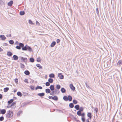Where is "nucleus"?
Returning <instances> with one entry per match:
<instances>
[{
    "mask_svg": "<svg viewBox=\"0 0 122 122\" xmlns=\"http://www.w3.org/2000/svg\"><path fill=\"white\" fill-rule=\"evenodd\" d=\"M46 92L47 93H50L51 92V91L49 89H46Z\"/></svg>",
    "mask_w": 122,
    "mask_h": 122,
    "instance_id": "obj_18",
    "label": "nucleus"
},
{
    "mask_svg": "<svg viewBox=\"0 0 122 122\" xmlns=\"http://www.w3.org/2000/svg\"><path fill=\"white\" fill-rule=\"evenodd\" d=\"M20 15H22L25 14V13L24 11H21L20 12Z\"/></svg>",
    "mask_w": 122,
    "mask_h": 122,
    "instance_id": "obj_33",
    "label": "nucleus"
},
{
    "mask_svg": "<svg viewBox=\"0 0 122 122\" xmlns=\"http://www.w3.org/2000/svg\"><path fill=\"white\" fill-rule=\"evenodd\" d=\"M13 115V112L11 110H9L6 114V116L7 118H10L12 117Z\"/></svg>",
    "mask_w": 122,
    "mask_h": 122,
    "instance_id": "obj_1",
    "label": "nucleus"
},
{
    "mask_svg": "<svg viewBox=\"0 0 122 122\" xmlns=\"http://www.w3.org/2000/svg\"><path fill=\"white\" fill-rule=\"evenodd\" d=\"M24 73L27 75H28L30 74V73L28 71H24Z\"/></svg>",
    "mask_w": 122,
    "mask_h": 122,
    "instance_id": "obj_14",
    "label": "nucleus"
},
{
    "mask_svg": "<svg viewBox=\"0 0 122 122\" xmlns=\"http://www.w3.org/2000/svg\"><path fill=\"white\" fill-rule=\"evenodd\" d=\"M24 81L25 82L27 83H28V80L27 79H25L24 80Z\"/></svg>",
    "mask_w": 122,
    "mask_h": 122,
    "instance_id": "obj_45",
    "label": "nucleus"
},
{
    "mask_svg": "<svg viewBox=\"0 0 122 122\" xmlns=\"http://www.w3.org/2000/svg\"><path fill=\"white\" fill-rule=\"evenodd\" d=\"M14 101V100L13 99H10L9 101L8 102V103L9 104H10L12 102Z\"/></svg>",
    "mask_w": 122,
    "mask_h": 122,
    "instance_id": "obj_27",
    "label": "nucleus"
},
{
    "mask_svg": "<svg viewBox=\"0 0 122 122\" xmlns=\"http://www.w3.org/2000/svg\"><path fill=\"white\" fill-rule=\"evenodd\" d=\"M36 23L37 24V23L39 24H40L38 22V21H36Z\"/></svg>",
    "mask_w": 122,
    "mask_h": 122,
    "instance_id": "obj_56",
    "label": "nucleus"
},
{
    "mask_svg": "<svg viewBox=\"0 0 122 122\" xmlns=\"http://www.w3.org/2000/svg\"><path fill=\"white\" fill-rule=\"evenodd\" d=\"M36 65L37 66L39 67L40 69H42V67L39 64H37Z\"/></svg>",
    "mask_w": 122,
    "mask_h": 122,
    "instance_id": "obj_17",
    "label": "nucleus"
},
{
    "mask_svg": "<svg viewBox=\"0 0 122 122\" xmlns=\"http://www.w3.org/2000/svg\"><path fill=\"white\" fill-rule=\"evenodd\" d=\"M75 108L77 110H78L79 108V105H76L75 106Z\"/></svg>",
    "mask_w": 122,
    "mask_h": 122,
    "instance_id": "obj_21",
    "label": "nucleus"
},
{
    "mask_svg": "<svg viewBox=\"0 0 122 122\" xmlns=\"http://www.w3.org/2000/svg\"><path fill=\"white\" fill-rule=\"evenodd\" d=\"M61 91L62 93H65L66 92L65 89L64 88H62L61 89Z\"/></svg>",
    "mask_w": 122,
    "mask_h": 122,
    "instance_id": "obj_28",
    "label": "nucleus"
},
{
    "mask_svg": "<svg viewBox=\"0 0 122 122\" xmlns=\"http://www.w3.org/2000/svg\"><path fill=\"white\" fill-rule=\"evenodd\" d=\"M52 99L55 101H57L58 99V98L57 96H54V97H53Z\"/></svg>",
    "mask_w": 122,
    "mask_h": 122,
    "instance_id": "obj_16",
    "label": "nucleus"
},
{
    "mask_svg": "<svg viewBox=\"0 0 122 122\" xmlns=\"http://www.w3.org/2000/svg\"><path fill=\"white\" fill-rule=\"evenodd\" d=\"M70 87L71 89L73 91H74L75 90V87L73 86L72 84H71L70 85Z\"/></svg>",
    "mask_w": 122,
    "mask_h": 122,
    "instance_id": "obj_5",
    "label": "nucleus"
},
{
    "mask_svg": "<svg viewBox=\"0 0 122 122\" xmlns=\"http://www.w3.org/2000/svg\"><path fill=\"white\" fill-rule=\"evenodd\" d=\"M17 94L18 96H19L20 97H21L22 96L21 93L19 92H18L17 93Z\"/></svg>",
    "mask_w": 122,
    "mask_h": 122,
    "instance_id": "obj_25",
    "label": "nucleus"
},
{
    "mask_svg": "<svg viewBox=\"0 0 122 122\" xmlns=\"http://www.w3.org/2000/svg\"><path fill=\"white\" fill-rule=\"evenodd\" d=\"M52 97H53L52 96H50L48 97V98H49V99H52Z\"/></svg>",
    "mask_w": 122,
    "mask_h": 122,
    "instance_id": "obj_51",
    "label": "nucleus"
},
{
    "mask_svg": "<svg viewBox=\"0 0 122 122\" xmlns=\"http://www.w3.org/2000/svg\"><path fill=\"white\" fill-rule=\"evenodd\" d=\"M0 37L3 40H5L6 39V37L4 35H1L0 36Z\"/></svg>",
    "mask_w": 122,
    "mask_h": 122,
    "instance_id": "obj_6",
    "label": "nucleus"
},
{
    "mask_svg": "<svg viewBox=\"0 0 122 122\" xmlns=\"http://www.w3.org/2000/svg\"><path fill=\"white\" fill-rule=\"evenodd\" d=\"M22 49L23 50L26 51L28 50L29 51H31L32 50L31 48L29 46L27 45L22 48Z\"/></svg>",
    "mask_w": 122,
    "mask_h": 122,
    "instance_id": "obj_2",
    "label": "nucleus"
},
{
    "mask_svg": "<svg viewBox=\"0 0 122 122\" xmlns=\"http://www.w3.org/2000/svg\"><path fill=\"white\" fill-rule=\"evenodd\" d=\"M87 122H89V120L88 119H87Z\"/></svg>",
    "mask_w": 122,
    "mask_h": 122,
    "instance_id": "obj_58",
    "label": "nucleus"
},
{
    "mask_svg": "<svg viewBox=\"0 0 122 122\" xmlns=\"http://www.w3.org/2000/svg\"><path fill=\"white\" fill-rule=\"evenodd\" d=\"M117 64L119 65H120L121 64H122V60H120L118 61V62L117 63Z\"/></svg>",
    "mask_w": 122,
    "mask_h": 122,
    "instance_id": "obj_29",
    "label": "nucleus"
},
{
    "mask_svg": "<svg viewBox=\"0 0 122 122\" xmlns=\"http://www.w3.org/2000/svg\"><path fill=\"white\" fill-rule=\"evenodd\" d=\"M68 99L69 101H71L72 99V97L70 96H68Z\"/></svg>",
    "mask_w": 122,
    "mask_h": 122,
    "instance_id": "obj_20",
    "label": "nucleus"
},
{
    "mask_svg": "<svg viewBox=\"0 0 122 122\" xmlns=\"http://www.w3.org/2000/svg\"><path fill=\"white\" fill-rule=\"evenodd\" d=\"M73 103L74 104H76L77 103V102L76 100H73Z\"/></svg>",
    "mask_w": 122,
    "mask_h": 122,
    "instance_id": "obj_39",
    "label": "nucleus"
},
{
    "mask_svg": "<svg viewBox=\"0 0 122 122\" xmlns=\"http://www.w3.org/2000/svg\"><path fill=\"white\" fill-rule=\"evenodd\" d=\"M56 44V42L55 41H53L51 45V47H54Z\"/></svg>",
    "mask_w": 122,
    "mask_h": 122,
    "instance_id": "obj_12",
    "label": "nucleus"
},
{
    "mask_svg": "<svg viewBox=\"0 0 122 122\" xmlns=\"http://www.w3.org/2000/svg\"><path fill=\"white\" fill-rule=\"evenodd\" d=\"M69 106L71 108H72L74 107V105L72 103H71L69 104Z\"/></svg>",
    "mask_w": 122,
    "mask_h": 122,
    "instance_id": "obj_35",
    "label": "nucleus"
},
{
    "mask_svg": "<svg viewBox=\"0 0 122 122\" xmlns=\"http://www.w3.org/2000/svg\"><path fill=\"white\" fill-rule=\"evenodd\" d=\"M48 81L50 83H52L53 81V80L52 79L49 78L48 79Z\"/></svg>",
    "mask_w": 122,
    "mask_h": 122,
    "instance_id": "obj_23",
    "label": "nucleus"
},
{
    "mask_svg": "<svg viewBox=\"0 0 122 122\" xmlns=\"http://www.w3.org/2000/svg\"><path fill=\"white\" fill-rule=\"evenodd\" d=\"M14 60H17L18 58V57L16 55H14L13 56Z\"/></svg>",
    "mask_w": 122,
    "mask_h": 122,
    "instance_id": "obj_13",
    "label": "nucleus"
},
{
    "mask_svg": "<svg viewBox=\"0 0 122 122\" xmlns=\"http://www.w3.org/2000/svg\"><path fill=\"white\" fill-rule=\"evenodd\" d=\"M58 76L60 79H63V78L64 76L61 73H59L58 75Z\"/></svg>",
    "mask_w": 122,
    "mask_h": 122,
    "instance_id": "obj_7",
    "label": "nucleus"
},
{
    "mask_svg": "<svg viewBox=\"0 0 122 122\" xmlns=\"http://www.w3.org/2000/svg\"><path fill=\"white\" fill-rule=\"evenodd\" d=\"M21 59L22 61L24 62H26L27 61V59L26 58H24L23 57H21Z\"/></svg>",
    "mask_w": 122,
    "mask_h": 122,
    "instance_id": "obj_8",
    "label": "nucleus"
},
{
    "mask_svg": "<svg viewBox=\"0 0 122 122\" xmlns=\"http://www.w3.org/2000/svg\"><path fill=\"white\" fill-rule=\"evenodd\" d=\"M94 110L96 112V113H97V112H98V108L96 107V108H95L94 109Z\"/></svg>",
    "mask_w": 122,
    "mask_h": 122,
    "instance_id": "obj_37",
    "label": "nucleus"
},
{
    "mask_svg": "<svg viewBox=\"0 0 122 122\" xmlns=\"http://www.w3.org/2000/svg\"><path fill=\"white\" fill-rule=\"evenodd\" d=\"M19 45L20 47H23L24 46V44L21 43H19Z\"/></svg>",
    "mask_w": 122,
    "mask_h": 122,
    "instance_id": "obj_38",
    "label": "nucleus"
},
{
    "mask_svg": "<svg viewBox=\"0 0 122 122\" xmlns=\"http://www.w3.org/2000/svg\"><path fill=\"white\" fill-rule=\"evenodd\" d=\"M50 88L51 91H53L54 90V86L53 85H51Z\"/></svg>",
    "mask_w": 122,
    "mask_h": 122,
    "instance_id": "obj_11",
    "label": "nucleus"
},
{
    "mask_svg": "<svg viewBox=\"0 0 122 122\" xmlns=\"http://www.w3.org/2000/svg\"><path fill=\"white\" fill-rule=\"evenodd\" d=\"M63 98L64 100L66 101H67L68 100V97L66 96H64L63 97Z\"/></svg>",
    "mask_w": 122,
    "mask_h": 122,
    "instance_id": "obj_24",
    "label": "nucleus"
},
{
    "mask_svg": "<svg viewBox=\"0 0 122 122\" xmlns=\"http://www.w3.org/2000/svg\"><path fill=\"white\" fill-rule=\"evenodd\" d=\"M77 114L79 116H85V114L84 113H83L81 114V112L80 111H78L77 112Z\"/></svg>",
    "mask_w": 122,
    "mask_h": 122,
    "instance_id": "obj_3",
    "label": "nucleus"
},
{
    "mask_svg": "<svg viewBox=\"0 0 122 122\" xmlns=\"http://www.w3.org/2000/svg\"><path fill=\"white\" fill-rule=\"evenodd\" d=\"M56 88L57 89H59L60 88L61 86L59 85H57L56 86Z\"/></svg>",
    "mask_w": 122,
    "mask_h": 122,
    "instance_id": "obj_32",
    "label": "nucleus"
},
{
    "mask_svg": "<svg viewBox=\"0 0 122 122\" xmlns=\"http://www.w3.org/2000/svg\"><path fill=\"white\" fill-rule=\"evenodd\" d=\"M20 112H18L17 113V115H18V116L20 115Z\"/></svg>",
    "mask_w": 122,
    "mask_h": 122,
    "instance_id": "obj_54",
    "label": "nucleus"
},
{
    "mask_svg": "<svg viewBox=\"0 0 122 122\" xmlns=\"http://www.w3.org/2000/svg\"><path fill=\"white\" fill-rule=\"evenodd\" d=\"M29 23L33 25L34 24V23H33L32 21L31 20H29Z\"/></svg>",
    "mask_w": 122,
    "mask_h": 122,
    "instance_id": "obj_43",
    "label": "nucleus"
},
{
    "mask_svg": "<svg viewBox=\"0 0 122 122\" xmlns=\"http://www.w3.org/2000/svg\"><path fill=\"white\" fill-rule=\"evenodd\" d=\"M20 66L21 68H23L25 67V66L23 64H21L20 65Z\"/></svg>",
    "mask_w": 122,
    "mask_h": 122,
    "instance_id": "obj_44",
    "label": "nucleus"
},
{
    "mask_svg": "<svg viewBox=\"0 0 122 122\" xmlns=\"http://www.w3.org/2000/svg\"><path fill=\"white\" fill-rule=\"evenodd\" d=\"M87 117H89L90 119H91L92 117L91 113L90 112H88L87 113Z\"/></svg>",
    "mask_w": 122,
    "mask_h": 122,
    "instance_id": "obj_10",
    "label": "nucleus"
},
{
    "mask_svg": "<svg viewBox=\"0 0 122 122\" xmlns=\"http://www.w3.org/2000/svg\"><path fill=\"white\" fill-rule=\"evenodd\" d=\"M50 85V84L49 82H47L46 83V86H49Z\"/></svg>",
    "mask_w": 122,
    "mask_h": 122,
    "instance_id": "obj_42",
    "label": "nucleus"
},
{
    "mask_svg": "<svg viewBox=\"0 0 122 122\" xmlns=\"http://www.w3.org/2000/svg\"><path fill=\"white\" fill-rule=\"evenodd\" d=\"M30 62H33L34 61V59L32 58H30Z\"/></svg>",
    "mask_w": 122,
    "mask_h": 122,
    "instance_id": "obj_34",
    "label": "nucleus"
},
{
    "mask_svg": "<svg viewBox=\"0 0 122 122\" xmlns=\"http://www.w3.org/2000/svg\"><path fill=\"white\" fill-rule=\"evenodd\" d=\"M17 91V90L16 89H14V92H15Z\"/></svg>",
    "mask_w": 122,
    "mask_h": 122,
    "instance_id": "obj_55",
    "label": "nucleus"
},
{
    "mask_svg": "<svg viewBox=\"0 0 122 122\" xmlns=\"http://www.w3.org/2000/svg\"><path fill=\"white\" fill-rule=\"evenodd\" d=\"M49 76L50 77L54 78V77L55 75L53 74L52 73L49 75Z\"/></svg>",
    "mask_w": 122,
    "mask_h": 122,
    "instance_id": "obj_26",
    "label": "nucleus"
},
{
    "mask_svg": "<svg viewBox=\"0 0 122 122\" xmlns=\"http://www.w3.org/2000/svg\"><path fill=\"white\" fill-rule=\"evenodd\" d=\"M38 95L39 96L41 97L44 96L45 95V94L43 93H39L38 94Z\"/></svg>",
    "mask_w": 122,
    "mask_h": 122,
    "instance_id": "obj_15",
    "label": "nucleus"
},
{
    "mask_svg": "<svg viewBox=\"0 0 122 122\" xmlns=\"http://www.w3.org/2000/svg\"><path fill=\"white\" fill-rule=\"evenodd\" d=\"M9 88L8 87H6L5 88L4 90V92H6L9 90Z\"/></svg>",
    "mask_w": 122,
    "mask_h": 122,
    "instance_id": "obj_22",
    "label": "nucleus"
},
{
    "mask_svg": "<svg viewBox=\"0 0 122 122\" xmlns=\"http://www.w3.org/2000/svg\"><path fill=\"white\" fill-rule=\"evenodd\" d=\"M6 112V110L5 109H3L1 110L0 109V114H5Z\"/></svg>",
    "mask_w": 122,
    "mask_h": 122,
    "instance_id": "obj_4",
    "label": "nucleus"
},
{
    "mask_svg": "<svg viewBox=\"0 0 122 122\" xmlns=\"http://www.w3.org/2000/svg\"><path fill=\"white\" fill-rule=\"evenodd\" d=\"M4 117H0V121H3L4 119Z\"/></svg>",
    "mask_w": 122,
    "mask_h": 122,
    "instance_id": "obj_41",
    "label": "nucleus"
},
{
    "mask_svg": "<svg viewBox=\"0 0 122 122\" xmlns=\"http://www.w3.org/2000/svg\"><path fill=\"white\" fill-rule=\"evenodd\" d=\"M56 42L57 43H59L60 42V40L59 39H57V40H56Z\"/></svg>",
    "mask_w": 122,
    "mask_h": 122,
    "instance_id": "obj_49",
    "label": "nucleus"
},
{
    "mask_svg": "<svg viewBox=\"0 0 122 122\" xmlns=\"http://www.w3.org/2000/svg\"><path fill=\"white\" fill-rule=\"evenodd\" d=\"M7 54L8 56H11L12 55V54L11 52H9L7 53Z\"/></svg>",
    "mask_w": 122,
    "mask_h": 122,
    "instance_id": "obj_30",
    "label": "nucleus"
},
{
    "mask_svg": "<svg viewBox=\"0 0 122 122\" xmlns=\"http://www.w3.org/2000/svg\"><path fill=\"white\" fill-rule=\"evenodd\" d=\"M30 88L31 89L33 90L34 89V87L33 86H30Z\"/></svg>",
    "mask_w": 122,
    "mask_h": 122,
    "instance_id": "obj_50",
    "label": "nucleus"
},
{
    "mask_svg": "<svg viewBox=\"0 0 122 122\" xmlns=\"http://www.w3.org/2000/svg\"><path fill=\"white\" fill-rule=\"evenodd\" d=\"M76 121L78 122H80V121L79 120H76Z\"/></svg>",
    "mask_w": 122,
    "mask_h": 122,
    "instance_id": "obj_57",
    "label": "nucleus"
},
{
    "mask_svg": "<svg viewBox=\"0 0 122 122\" xmlns=\"http://www.w3.org/2000/svg\"><path fill=\"white\" fill-rule=\"evenodd\" d=\"M82 117L81 118V119L83 122H85V116H81Z\"/></svg>",
    "mask_w": 122,
    "mask_h": 122,
    "instance_id": "obj_19",
    "label": "nucleus"
},
{
    "mask_svg": "<svg viewBox=\"0 0 122 122\" xmlns=\"http://www.w3.org/2000/svg\"><path fill=\"white\" fill-rule=\"evenodd\" d=\"M13 4V2L12 1H10L7 4L9 6H11Z\"/></svg>",
    "mask_w": 122,
    "mask_h": 122,
    "instance_id": "obj_9",
    "label": "nucleus"
},
{
    "mask_svg": "<svg viewBox=\"0 0 122 122\" xmlns=\"http://www.w3.org/2000/svg\"><path fill=\"white\" fill-rule=\"evenodd\" d=\"M9 43L11 44H12L14 43L13 41L12 40H10L9 41Z\"/></svg>",
    "mask_w": 122,
    "mask_h": 122,
    "instance_id": "obj_36",
    "label": "nucleus"
},
{
    "mask_svg": "<svg viewBox=\"0 0 122 122\" xmlns=\"http://www.w3.org/2000/svg\"><path fill=\"white\" fill-rule=\"evenodd\" d=\"M50 94L51 95H52V94H51V93H50Z\"/></svg>",
    "mask_w": 122,
    "mask_h": 122,
    "instance_id": "obj_60",
    "label": "nucleus"
},
{
    "mask_svg": "<svg viewBox=\"0 0 122 122\" xmlns=\"http://www.w3.org/2000/svg\"><path fill=\"white\" fill-rule=\"evenodd\" d=\"M41 61V60L40 57H38L37 59V61L38 62H40Z\"/></svg>",
    "mask_w": 122,
    "mask_h": 122,
    "instance_id": "obj_40",
    "label": "nucleus"
},
{
    "mask_svg": "<svg viewBox=\"0 0 122 122\" xmlns=\"http://www.w3.org/2000/svg\"><path fill=\"white\" fill-rule=\"evenodd\" d=\"M16 48L18 49H21V47L20 46H17L16 47Z\"/></svg>",
    "mask_w": 122,
    "mask_h": 122,
    "instance_id": "obj_47",
    "label": "nucleus"
},
{
    "mask_svg": "<svg viewBox=\"0 0 122 122\" xmlns=\"http://www.w3.org/2000/svg\"><path fill=\"white\" fill-rule=\"evenodd\" d=\"M3 51V49L0 47V52L2 51Z\"/></svg>",
    "mask_w": 122,
    "mask_h": 122,
    "instance_id": "obj_53",
    "label": "nucleus"
},
{
    "mask_svg": "<svg viewBox=\"0 0 122 122\" xmlns=\"http://www.w3.org/2000/svg\"><path fill=\"white\" fill-rule=\"evenodd\" d=\"M15 82L16 83H18V79L17 78L15 79Z\"/></svg>",
    "mask_w": 122,
    "mask_h": 122,
    "instance_id": "obj_48",
    "label": "nucleus"
},
{
    "mask_svg": "<svg viewBox=\"0 0 122 122\" xmlns=\"http://www.w3.org/2000/svg\"><path fill=\"white\" fill-rule=\"evenodd\" d=\"M42 87L41 86H37L36 87L35 89L36 90H37L38 89H42Z\"/></svg>",
    "mask_w": 122,
    "mask_h": 122,
    "instance_id": "obj_31",
    "label": "nucleus"
},
{
    "mask_svg": "<svg viewBox=\"0 0 122 122\" xmlns=\"http://www.w3.org/2000/svg\"><path fill=\"white\" fill-rule=\"evenodd\" d=\"M2 96L1 94H0V98L2 99Z\"/></svg>",
    "mask_w": 122,
    "mask_h": 122,
    "instance_id": "obj_52",
    "label": "nucleus"
},
{
    "mask_svg": "<svg viewBox=\"0 0 122 122\" xmlns=\"http://www.w3.org/2000/svg\"><path fill=\"white\" fill-rule=\"evenodd\" d=\"M15 103L13 102V103H12V104H15Z\"/></svg>",
    "mask_w": 122,
    "mask_h": 122,
    "instance_id": "obj_59",
    "label": "nucleus"
},
{
    "mask_svg": "<svg viewBox=\"0 0 122 122\" xmlns=\"http://www.w3.org/2000/svg\"><path fill=\"white\" fill-rule=\"evenodd\" d=\"M83 110V108L82 107H81L80 108V110H79V111H80L81 112Z\"/></svg>",
    "mask_w": 122,
    "mask_h": 122,
    "instance_id": "obj_46",
    "label": "nucleus"
}]
</instances>
